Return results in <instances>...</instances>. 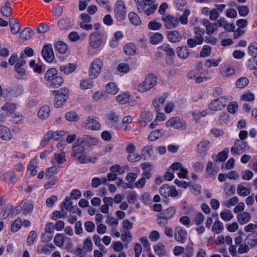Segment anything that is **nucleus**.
Here are the masks:
<instances>
[{"label":"nucleus","mask_w":257,"mask_h":257,"mask_svg":"<svg viewBox=\"0 0 257 257\" xmlns=\"http://www.w3.org/2000/svg\"><path fill=\"white\" fill-rule=\"evenodd\" d=\"M228 153V149L225 148L223 151L219 152L217 155H213L212 158L214 162H223L227 158Z\"/></svg>","instance_id":"obj_25"},{"label":"nucleus","mask_w":257,"mask_h":257,"mask_svg":"<svg viewBox=\"0 0 257 257\" xmlns=\"http://www.w3.org/2000/svg\"><path fill=\"white\" fill-rule=\"evenodd\" d=\"M37 237V233L35 230H32L30 232L27 239L28 245H32L35 242Z\"/></svg>","instance_id":"obj_58"},{"label":"nucleus","mask_w":257,"mask_h":257,"mask_svg":"<svg viewBox=\"0 0 257 257\" xmlns=\"http://www.w3.org/2000/svg\"><path fill=\"white\" fill-rule=\"evenodd\" d=\"M50 109L48 106H43L38 112V116L41 119L44 120L47 118L50 115Z\"/></svg>","instance_id":"obj_28"},{"label":"nucleus","mask_w":257,"mask_h":257,"mask_svg":"<svg viewBox=\"0 0 257 257\" xmlns=\"http://www.w3.org/2000/svg\"><path fill=\"white\" fill-rule=\"evenodd\" d=\"M114 14L116 18L119 21L124 20L126 15V8L122 1H117L115 5Z\"/></svg>","instance_id":"obj_8"},{"label":"nucleus","mask_w":257,"mask_h":257,"mask_svg":"<svg viewBox=\"0 0 257 257\" xmlns=\"http://www.w3.org/2000/svg\"><path fill=\"white\" fill-rule=\"evenodd\" d=\"M20 207L22 208V213L24 215H28L32 212L34 204L31 200H24L20 204Z\"/></svg>","instance_id":"obj_15"},{"label":"nucleus","mask_w":257,"mask_h":257,"mask_svg":"<svg viewBox=\"0 0 257 257\" xmlns=\"http://www.w3.org/2000/svg\"><path fill=\"white\" fill-rule=\"evenodd\" d=\"M83 126L93 131L98 130L100 128L99 123L96 120L90 117L84 121Z\"/></svg>","instance_id":"obj_16"},{"label":"nucleus","mask_w":257,"mask_h":257,"mask_svg":"<svg viewBox=\"0 0 257 257\" xmlns=\"http://www.w3.org/2000/svg\"><path fill=\"white\" fill-rule=\"evenodd\" d=\"M157 83V78L153 74L148 75L145 80L138 86V90L141 93H144L154 87Z\"/></svg>","instance_id":"obj_2"},{"label":"nucleus","mask_w":257,"mask_h":257,"mask_svg":"<svg viewBox=\"0 0 257 257\" xmlns=\"http://www.w3.org/2000/svg\"><path fill=\"white\" fill-rule=\"evenodd\" d=\"M103 63L100 58L94 59L90 65L89 76L91 79L96 78L101 73Z\"/></svg>","instance_id":"obj_4"},{"label":"nucleus","mask_w":257,"mask_h":257,"mask_svg":"<svg viewBox=\"0 0 257 257\" xmlns=\"http://www.w3.org/2000/svg\"><path fill=\"white\" fill-rule=\"evenodd\" d=\"M248 52L249 55H251L252 56H257V44H250L248 47Z\"/></svg>","instance_id":"obj_64"},{"label":"nucleus","mask_w":257,"mask_h":257,"mask_svg":"<svg viewBox=\"0 0 257 257\" xmlns=\"http://www.w3.org/2000/svg\"><path fill=\"white\" fill-rule=\"evenodd\" d=\"M54 160L58 164H62L66 161L65 153L61 152L59 153H55L54 154Z\"/></svg>","instance_id":"obj_42"},{"label":"nucleus","mask_w":257,"mask_h":257,"mask_svg":"<svg viewBox=\"0 0 257 257\" xmlns=\"http://www.w3.org/2000/svg\"><path fill=\"white\" fill-rule=\"evenodd\" d=\"M38 165V158L35 157L29 164L28 171L30 172L32 176H35L37 173L36 168Z\"/></svg>","instance_id":"obj_35"},{"label":"nucleus","mask_w":257,"mask_h":257,"mask_svg":"<svg viewBox=\"0 0 257 257\" xmlns=\"http://www.w3.org/2000/svg\"><path fill=\"white\" fill-rule=\"evenodd\" d=\"M76 69V65L72 63H69L67 65H62L60 67V70L66 74L72 73Z\"/></svg>","instance_id":"obj_39"},{"label":"nucleus","mask_w":257,"mask_h":257,"mask_svg":"<svg viewBox=\"0 0 257 257\" xmlns=\"http://www.w3.org/2000/svg\"><path fill=\"white\" fill-rule=\"evenodd\" d=\"M16 105L15 103L10 102H6L2 106V109L6 112L7 115H10L15 111Z\"/></svg>","instance_id":"obj_27"},{"label":"nucleus","mask_w":257,"mask_h":257,"mask_svg":"<svg viewBox=\"0 0 257 257\" xmlns=\"http://www.w3.org/2000/svg\"><path fill=\"white\" fill-rule=\"evenodd\" d=\"M69 18L61 19L58 22V25L61 29H67L70 27V21Z\"/></svg>","instance_id":"obj_57"},{"label":"nucleus","mask_w":257,"mask_h":257,"mask_svg":"<svg viewBox=\"0 0 257 257\" xmlns=\"http://www.w3.org/2000/svg\"><path fill=\"white\" fill-rule=\"evenodd\" d=\"M142 158V156L135 152L128 154L127 159L131 162L139 161Z\"/></svg>","instance_id":"obj_61"},{"label":"nucleus","mask_w":257,"mask_h":257,"mask_svg":"<svg viewBox=\"0 0 257 257\" xmlns=\"http://www.w3.org/2000/svg\"><path fill=\"white\" fill-rule=\"evenodd\" d=\"M211 47L208 45H204L200 52V56L201 57H206L211 54Z\"/></svg>","instance_id":"obj_60"},{"label":"nucleus","mask_w":257,"mask_h":257,"mask_svg":"<svg viewBox=\"0 0 257 257\" xmlns=\"http://www.w3.org/2000/svg\"><path fill=\"white\" fill-rule=\"evenodd\" d=\"M141 168L143 170L142 173V178H144L145 180L149 179L151 177V174L150 173L152 169V165L149 163H144L141 165Z\"/></svg>","instance_id":"obj_22"},{"label":"nucleus","mask_w":257,"mask_h":257,"mask_svg":"<svg viewBox=\"0 0 257 257\" xmlns=\"http://www.w3.org/2000/svg\"><path fill=\"white\" fill-rule=\"evenodd\" d=\"M206 169L207 175L211 178H214L218 171V169L214 167L213 163L211 161L208 162Z\"/></svg>","instance_id":"obj_32"},{"label":"nucleus","mask_w":257,"mask_h":257,"mask_svg":"<svg viewBox=\"0 0 257 257\" xmlns=\"http://www.w3.org/2000/svg\"><path fill=\"white\" fill-rule=\"evenodd\" d=\"M176 53L178 56L183 59H186L189 55V51L187 46H182L177 48Z\"/></svg>","instance_id":"obj_30"},{"label":"nucleus","mask_w":257,"mask_h":257,"mask_svg":"<svg viewBox=\"0 0 257 257\" xmlns=\"http://www.w3.org/2000/svg\"><path fill=\"white\" fill-rule=\"evenodd\" d=\"M61 207L65 210L70 212H75L74 207L72 205V202L67 197L65 198V200L61 203Z\"/></svg>","instance_id":"obj_36"},{"label":"nucleus","mask_w":257,"mask_h":257,"mask_svg":"<svg viewBox=\"0 0 257 257\" xmlns=\"http://www.w3.org/2000/svg\"><path fill=\"white\" fill-rule=\"evenodd\" d=\"M202 24L206 28V33L211 35L217 30L216 23H211L207 19H204L202 21Z\"/></svg>","instance_id":"obj_17"},{"label":"nucleus","mask_w":257,"mask_h":257,"mask_svg":"<svg viewBox=\"0 0 257 257\" xmlns=\"http://www.w3.org/2000/svg\"><path fill=\"white\" fill-rule=\"evenodd\" d=\"M103 41V35L99 32H95L89 36V45L93 49L97 50L100 48Z\"/></svg>","instance_id":"obj_5"},{"label":"nucleus","mask_w":257,"mask_h":257,"mask_svg":"<svg viewBox=\"0 0 257 257\" xmlns=\"http://www.w3.org/2000/svg\"><path fill=\"white\" fill-rule=\"evenodd\" d=\"M137 5L139 13H144L147 16H150L154 13L158 6L154 4L152 0H134Z\"/></svg>","instance_id":"obj_1"},{"label":"nucleus","mask_w":257,"mask_h":257,"mask_svg":"<svg viewBox=\"0 0 257 257\" xmlns=\"http://www.w3.org/2000/svg\"><path fill=\"white\" fill-rule=\"evenodd\" d=\"M124 53L128 55H133L135 54L136 47L133 43L126 44L123 48Z\"/></svg>","instance_id":"obj_47"},{"label":"nucleus","mask_w":257,"mask_h":257,"mask_svg":"<svg viewBox=\"0 0 257 257\" xmlns=\"http://www.w3.org/2000/svg\"><path fill=\"white\" fill-rule=\"evenodd\" d=\"M160 48L163 51L166 52L167 55L169 56V58L167 60V63L169 64H172L173 58L175 56V53L173 49L170 48L169 45L166 44L162 45Z\"/></svg>","instance_id":"obj_20"},{"label":"nucleus","mask_w":257,"mask_h":257,"mask_svg":"<svg viewBox=\"0 0 257 257\" xmlns=\"http://www.w3.org/2000/svg\"><path fill=\"white\" fill-rule=\"evenodd\" d=\"M187 232L185 229L181 226L176 227L174 231L175 240L181 243H184L186 240Z\"/></svg>","instance_id":"obj_12"},{"label":"nucleus","mask_w":257,"mask_h":257,"mask_svg":"<svg viewBox=\"0 0 257 257\" xmlns=\"http://www.w3.org/2000/svg\"><path fill=\"white\" fill-rule=\"evenodd\" d=\"M167 96L164 95L154 99L152 101L153 106L156 109V111H160L165 102Z\"/></svg>","instance_id":"obj_24"},{"label":"nucleus","mask_w":257,"mask_h":257,"mask_svg":"<svg viewBox=\"0 0 257 257\" xmlns=\"http://www.w3.org/2000/svg\"><path fill=\"white\" fill-rule=\"evenodd\" d=\"M53 94L55 95V100L54 105L56 107H61L69 96V90L65 88H62L58 90L53 91Z\"/></svg>","instance_id":"obj_3"},{"label":"nucleus","mask_w":257,"mask_h":257,"mask_svg":"<svg viewBox=\"0 0 257 257\" xmlns=\"http://www.w3.org/2000/svg\"><path fill=\"white\" fill-rule=\"evenodd\" d=\"M65 118L69 121H78L79 117L74 111H70L66 113L65 115Z\"/></svg>","instance_id":"obj_56"},{"label":"nucleus","mask_w":257,"mask_h":257,"mask_svg":"<svg viewBox=\"0 0 257 257\" xmlns=\"http://www.w3.org/2000/svg\"><path fill=\"white\" fill-rule=\"evenodd\" d=\"M251 219L250 214L246 211L239 213L237 215V220L239 223L243 225L248 223Z\"/></svg>","instance_id":"obj_21"},{"label":"nucleus","mask_w":257,"mask_h":257,"mask_svg":"<svg viewBox=\"0 0 257 257\" xmlns=\"http://www.w3.org/2000/svg\"><path fill=\"white\" fill-rule=\"evenodd\" d=\"M220 217L224 221H228L233 218V215L229 210L225 209L220 213Z\"/></svg>","instance_id":"obj_51"},{"label":"nucleus","mask_w":257,"mask_h":257,"mask_svg":"<svg viewBox=\"0 0 257 257\" xmlns=\"http://www.w3.org/2000/svg\"><path fill=\"white\" fill-rule=\"evenodd\" d=\"M65 241V237L63 234L61 233L57 234L54 237V242L55 244L59 246H62Z\"/></svg>","instance_id":"obj_53"},{"label":"nucleus","mask_w":257,"mask_h":257,"mask_svg":"<svg viewBox=\"0 0 257 257\" xmlns=\"http://www.w3.org/2000/svg\"><path fill=\"white\" fill-rule=\"evenodd\" d=\"M55 248V246L52 244H47L42 246H39L37 248V252L39 253H50Z\"/></svg>","instance_id":"obj_43"},{"label":"nucleus","mask_w":257,"mask_h":257,"mask_svg":"<svg viewBox=\"0 0 257 257\" xmlns=\"http://www.w3.org/2000/svg\"><path fill=\"white\" fill-rule=\"evenodd\" d=\"M167 127H172L174 128L184 130L186 128V123L185 121L181 120L179 117H173L169 119L166 122Z\"/></svg>","instance_id":"obj_7"},{"label":"nucleus","mask_w":257,"mask_h":257,"mask_svg":"<svg viewBox=\"0 0 257 257\" xmlns=\"http://www.w3.org/2000/svg\"><path fill=\"white\" fill-rule=\"evenodd\" d=\"M129 98L130 95L127 93H123L117 96L116 100L119 103L124 104L128 102Z\"/></svg>","instance_id":"obj_48"},{"label":"nucleus","mask_w":257,"mask_h":257,"mask_svg":"<svg viewBox=\"0 0 257 257\" xmlns=\"http://www.w3.org/2000/svg\"><path fill=\"white\" fill-rule=\"evenodd\" d=\"M224 226L223 223L219 220L215 221L213 224L212 231L216 234L221 233L223 230Z\"/></svg>","instance_id":"obj_40"},{"label":"nucleus","mask_w":257,"mask_h":257,"mask_svg":"<svg viewBox=\"0 0 257 257\" xmlns=\"http://www.w3.org/2000/svg\"><path fill=\"white\" fill-rule=\"evenodd\" d=\"M163 129H157L152 131L148 137L149 141L153 142L163 137L165 134Z\"/></svg>","instance_id":"obj_23"},{"label":"nucleus","mask_w":257,"mask_h":257,"mask_svg":"<svg viewBox=\"0 0 257 257\" xmlns=\"http://www.w3.org/2000/svg\"><path fill=\"white\" fill-rule=\"evenodd\" d=\"M249 83V80L245 77H241L238 78L235 82V85L238 88H243Z\"/></svg>","instance_id":"obj_45"},{"label":"nucleus","mask_w":257,"mask_h":257,"mask_svg":"<svg viewBox=\"0 0 257 257\" xmlns=\"http://www.w3.org/2000/svg\"><path fill=\"white\" fill-rule=\"evenodd\" d=\"M194 248L193 247V242L191 245H189L184 248V257H192L193 254Z\"/></svg>","instance_id":"obj_62"},{"label":"nucleus","mask_w":257,"mask_h":257,"mask_svg":"<svg viewBox=\"0 0 257 257\" xmlns=\"http://www.w3.org/2000/svg\"><path fill=\"white\" fill-rule=\"evenodd\" d=\"M247 67L250 70L257 69V57H253L247 61Z\"/></svg>","instance_id":"obj_63"},{"label":"nucleus","mask_w":257,"mask_h":257,"mask_svg":"<svg viewBox=\"0 0 257 257\" xmlns=\"http://www.w3.org/2000/svg\"><path fill=\"white\" fill-rule=\"evenodd\" d=\"M118 91V89L113 82H109L105 85V92L106 94L115 95L117 93Z\"/></svg>","instance_id":"obj_31"},{"label":"nucleus","mask_w":257,"mask_h":257,"mask_svg":"<svg viewBox=\"0 0 257 257\" xmlns=\"http://www.w3.org/2000/svg\"><path fill=\"white\" fill-rule=\"evenodd\" d=\"M55 48L60 53L64 54L67 50V45L62 41H59L55 44Z\"/></svg>","instance_id":"obj_55"},{"label":"nucleus","mask_w":257,"mask_h":257,"mask_svg":"<svg viewBox=\"0 0 257 257\" xmlns=\"http://www.w3.org/2000/svg\"><path fill=\"white\" fill-rule=\"evenodd\" d=\"M33 31L30 28H26L23 30L20 34V38L23 40H27L31 38Z\"/></svg>","instance_id":"obj_44"},{"label":"nucleus","mask_w":257,"mask_h":257,"mask_svg":"<svg viewBox=\"0 0 257 257\" xmlns=\"http://www.w3.org/2000/svg\"><path fill=\"white\" fill-rule=\"evenodd\" d=\"M175 208L171 207L166 209L163 212V216L167 219L171 218L175 214Z\"/></svg>","instance_id":"obj_59"},{"label":"nucleus","mask_w":257,"mask_h":257,"mask_svg":"<svg viewBox=\"0 0 257 257\" xmlns=\"http://www.w3.org/2000/svg\"><path fill=\"white\" fill-rule=\"evenodd\" d=\"M162 19L165 23V27L168 29L174 28L179 24L178 19L170 15H164Z\"/></svg>","instance_id":"obj_10"},{"label":"nucleus","mask_w":257,"mask_h":257,"mask_svg":"<svg viewBox=\"0 0 257 257\" xmlns=\"http://www.w3.org/2000/svg\"><path fill=\"white\" fill-rule=\"evenodd\" d=\"M248 148V146L246 142L237 140L234 145L231 148V152L232 154L235 155H239Z\"/></svg>","instance_id":"obj_11"},{"label":"nucleus","mask_w":257,"mask_h":257,"mask_svg":"<svg viewBox=\"0 0 257 257\" xmlns=\"http://www.w3.org/2000/svg\"><path fill=\"white\" fill-rule=\"evenodd\" d=\"M251 234H248L244 239V242L249 247L254 248L257 245V237H254L253 238H250Z\"/></svg>","instance_id":"obj_46"},{"label":"nucleus","mask_w":257,"mask_h":257,"mask_svg":"<svg viewBox=\"0 0 257 257\" xmlns=\"http://www.w3.org/2000/svg\"><path fill=\"white\" fill-rule=\"evenodd\" d=\"M155 253L159 256H163L165 254V246L163 244L159 243L154 246Z\"/></svg>","instance_id":"obj_52"},{"label":"nucleus","mask_w":257,"mask_h":257,"mask_svg":"<svg viewBox=\"0 0 257 257\" xmlns=\"http://www.w3.org/2000/svg\"><path fill=\"white\" fill-rule=\"evenodd\" d=\"M64 82L63 78L56 76L52 81L48 83V87L50 88H56L61 86Z\"/></svg>","instance_id":"obj_26"},{"label":"nucleus","mask_w":257,"mask_h":257,"mask_svg":"<svg viewBox=\"0 0 257 257\" xmlns=\"http://www.w3.org/2000/svg\"><path fill=\"white\" fill-rule=\"evenodd\" d=\"M237 192L239 196H246L250 193V190L249 188L239 184L237 187Z\"/></svg>","instance_id":"obj_50"},{"label":"nucleus","mask_w":257,"mask_h":257,"mask_svg":"<svg viewBox=\"0 0 257 257\" xmlns=\"http://www.w3.org/2000/svg\"><path fill=\"white\" fill-rule=\"evenodd\" d=\"M163 39V36L159 33H155L150 38V42L151 44L156 45L159 43Z\"/></svg>","instance_id":"obj_54"},{"label":"nucleus","mask_w":257,"mask_h":257,"mask_svg":"<svg viewBox=\"0 0 257 257\" xmlns=\"http://www.w3.org/2000/svg\"><path fill=\"white\" fill-rule=\"evenodd\" d=\"M9 24L13 34H17L21 30V26L16 19H10Z\"/></svg>","instance_id":"obj_29"},{"label":"nucleus","mask_w":257,"mask_h":257,"mask_svg":"<svg viewBox=\"0 0 257 257\" xmlns=\"http://www.w3.org/2000/svg\"><path fill=\"white\" fill-rule=\"evenodd\" d=\"M228 96H222L217 99H214L209 105V108L213 111H217L222 109L226 105L228 100Z\"/></svg>","instance_id":"obj_6"},{"label":"nucleus","mask_w":257,"mask_h":257,"mask_svg":"<svg viewBox=\"0 0 257 257\" xmlns=\"http://www.w3.org/2000/svg\"><path fill=\"white\" fill-rule=\"evenodd\" d=\"M130 22L135 25H140L142 24L141 20L139 16L135 12H131L128 14Z\"/></svg>","instance_id":"obj_41"},{"label":"nucleus","mask_w":257,"mask_h":257,"mask_svg":"<svg viewBox=\"0 0 257 257\" xmlns=\"http://www.w3.org/2000/svg\"><path fill=\"white\" fill-rule=\"evenodd\" d=\"M244 229L246 232L251 233V235L257 237V221L248 224L244 226Z\"/></svg>","instance_id":"obj_34"},{"label":"nucleus","mask_w":257,"mask_h":257,"mask_svg":"<svg viewBox=\"0 0 257 257\" xmlns=\"http://www.w3.org/2000/svg\"><path fill=\"white\" fill-rule=\"evenodd\" d=\"M92 250V242L90 237H87L83 242V247L79 246L76 250V254L80 257H83L87 252H90Z\"/></svg>","instance_id":"obj_9"},{"label":"nucleus","mask_w":257,"mask_h":257,"mask_svg":"<svg viewBox=\"0 0 257 257\" xmlns=\"http://www.w3.org/2000/svg\"><path fill=\"white\" fill-rule=\"evenodd\" d=\"M57 70L55 68H50L48 69L45 73V79L46 81L50 82L52 81L57 75Z\"/></svg>","instance_id":"obj_38"},{"label":"nucleus","mask_w":257,"mask_h":257,"mask_svg":"<svg viewBox=\"0 0 257 257\" xmlns=\"http://www.w3.org/2000/svg\"><path fill=\"white\" fill-rule=\"evenodd\" d=\"M0 137L4 141H9L12 138L11 130L7 126L0 125Z\"/></svg>","instance_id":"obj_19"},{"label":"nucleus","mask_w":257,"mask_h":257,"mask_svg":"<svg viewBox=\"0 0 257 257\" xmlns=\"http://www.w3.org/2000/svg\"><path fill=\"white\" fill-rule=\"evenodd\" d=\"M60 166L55 165L47 169L46 172V178L50 179L54 175L57 174L60 171Z\"/></svg>","instance_id":"obj_37"},{"label":"nucleus","mask_w":257,"mask_h":257,"mask_svg":"<svg viewBox=\"0 0 257 257\" xmlns=\"http://www.w3.org/2000/svg\"><path fill=\"white\" fill-rule=\"evenodd\" d=\"M167 36L169 41L172 43L179 42L182 39L181 35L177 31L168 32Z\"/></svg>","instance_id":"obj_33"},{"label":"nucleus","mask_w":257,"mask_h":257,"mask_svg":"<svg viewBox=\"0 0 257 257\" xmlns=\"http://www.w3.org/2000/svg\"><path fill=\"white\" fill-rule=\"evenodd\" d=\"M13 209V206L8 205L5 206L0 213V219H4L7 218L10 215Z\"/></svg>","instance_id":"obj_49"},{"label":"nucleus","mask_w":257,"mask_h":257,"mask_svg":"<svg viewBox=\"0 0 257 257\" xmlns=\"http://www.w3.org/2000/svg\"><path fill=\"white\" fill-rule=\"evenodd\" d=\"M210 147V142L203 140L200 142L196 147L197 152L201 155L206 154Z\"/></svg>","instance_id":"obj_18"},{"label":"nucleus","mask_w":257,"mask_h":257,"mask_svg":"<svg viewBox=\"0 0 257 257\" xmlns=\"http://www.w3.org/2000/svg\"><path fill=\"white\" fill-rule=\"evenodd\" d=\"M42 55L47 62H52L54 59V55L52 45L48 44L44 46L42 50Z\"/></svg>","instance_id":"obj_14"},{"label":"nucleus","mask_w":257,"mask_h":257,"mask_svg":"<svg viewBox=\"0 0 257 257\" xmlns=\"http://www.w3.org/2000/svg\"><path fill=\"white\" fill-rule=\"evenodd\" d=\"M154 116L152 112L148 110H144L141 112L138 122L143 126H146L147 123L153 119Z\"/></svg>","instance_id":"obj_13"}]
</instances>
